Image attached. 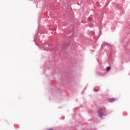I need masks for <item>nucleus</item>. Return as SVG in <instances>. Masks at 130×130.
Masks as SVG:
<instances>
[{
  "label": "nucleus",
  "instance_id": "f257e3e1",
  "mask_svg": "<svg viewBox=\"0 0 130 130\" xmlns=\"http://www.w3.org/2000/svg\"><path fill=\"white\" fill-rule=\"evenodd\" d=\"M103 112V109H100L98 111V113L100 114L99 115V117H102L103 116H104L105 115L102 114V112Z\"/></svg>",
  "mask_w": 130,
  "mask_h": 130
},
{
  "label": "nucleus",
  "instance_id": "f03ea898",
  "mask_svg": "<svg viewBox=\"0 0 130 130\" xmlns=\"http://www.w3.org/2000/svg\"><path fill=\"white\" fill-rule=\"evenodd\" d=\"M108 101H109L110 103H113L116 101V99L114 98H112V99H109Z\"/></svg>",
  "mask_w": 130,
  "mask_h": 130
},
{
  "label": "nucleus",
  "instance_id": "7ed1b4c3",
  "mask_svg": "<svg viewBox=\"0 0 130 130\" xmlns=\"http://www.w3.org/2000/svg\"><path fill=\"white\" fill-rule=\"evenodd\" d=\"M94 92H98L99 91V88H95L94 89Z\"/></svg>",
  "mask_w": 130,
  "mask_h": 130
},
{
  "label": "nucleus",
  "instance_id": "20e7f679",
  "mask_svg": "<svg viewBox=\"0 0 130 130\" xmlns=\"http://www.w3.org/2000/svg\"><path fill=\"white\" fill-rule=\"evenodd\" d=\"M92 18L88 17V21H92Z\"/></svg>",
  "mask_w": 130,
  "mask_h": 130
},
{
  "label": "nucleus",
  "instance_id": "39448f33",
  "mask_svg": "<svg viewBox=\"0 0 130 130\" xmlns=\"http://www.w3.org/2000/svg\"><path fill=\"white\" fill-rule=\"evenodd\" d=\"M111 70V68L108 67V68H106L107 71L109 72Z\"/></svg>",
  "mask_w": 130,
  "mask_h": 130
},
{
  "label": "nucleus",
  "instance_id": "423d86ee",
  "mask_svg": "<svg viewBox=\"0 0 130 130\" xmlns=\"http://www.w3.org/2000/svg\"><path fill=\"white\" fill-rule=\"evenodd\" d=\"M47 130H53V129H52V128H49V129H48Z\"/></svg>",
  "mask_w": 130,
  "mask_h": 130
}]
</instances>
